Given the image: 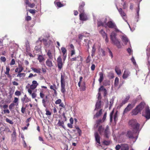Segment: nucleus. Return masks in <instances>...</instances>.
<instances>
[{
    "mask_svg": "<svg viewBox=\"0 0 150 150\" xmlns=\"http://www.w3.org/2000/svg\"><path fill=\"white\" fill-rule=\"evenodd\" d=\"M100 33L104 38H105V36H106L107 35L106 33L103 30H101L100 31Z\"/></svg>",
    "mask_w": 150,
    "mask_h": 150,
    "instance_id": "nucleus-37",
    "label": "nucleus"
},
{
    "mask_svg": "<svg viewBox=\"0 0 150 150\" xmlns=\"http://www.w3.org/2000/svg\"><path fill=\"white\" fill-rule=\"evenodd\" d=\"M110 121L112 122L113 117L115 122H116L117 119L118 111L116 110L115 111L113 110L110 114Z\"/></svg>",
    "mask_w": 150,
    "mask_h": 150,
    "instance_id": "nucleus-6",
    "label": "nucleus"
},
{
    "mask_svg": "<svg viewBox=\"0 0 150 150\" xmlns=\"http://www.w3.org/2000/svg\"><path fill=\"white\" fill-rule=\"evenodd\" d=\"M46 65L49 67H53V63L50 59H47L45 62Z\"/></svg>",
    "mask_w": 150,
    "mask_h": 150,
    "instance_id": "nucleus-20",
    "label": "nucleus"
},
{
    "mask_svg": "<svg viewBox=\"0 0 150 150\" xmlns=\"http://www.w3.org/2000/svg\"><path fill=\"white\" fill-rule=\"evenodd\" d=\"M15 94L16 96H19L21 95V93L20 91H17L15 92Z\"/></svg>",
    "mask_w": 150,
    "mask_h": 150,
    "instance_id": "nucleus-53",
    "label": "nucleus"
},
{
    "mask_svg": "<svg viewBox=\"0 0 150 150\" xmlns=\"http://www.w3.org/2000/svg\"><path fill=\"white\" fill-rule=\"evenodd\" d=\"M25 108L23 106L22 107L21 109V112L22 113H24L25 111Z\"/></svg>",
    "mask_w": 150,
    "mask_h": 150,
    "instance_id": "nucleus-59",
    "label": "nucleus"
},
{
    "mask_svg": "<svg viewBox=\"0 0 150 150\" xmlns=\"http://www.w3.org/2000/svg\"><path fill=\"white\" fill-rule=\"evenodd\" d=\"M57 125L59 126H61L62 127L64 128V122L63 121H61L60 120H59L57 124Z\"/></svg>",
    "mask_w": 150,
    "mask_h": 150,
    "instance_id": "nucleus-29",
    "label": "nucleus"
},
{
    "mask_svg": "<svg viewBox=\"0 0 150 150\" xmlns=\"http://www.w3.org/2000/svg\"><path fill=\"white\" fill-rule=\"evenodd\" d=\"M54 3L56 4L57 6L59 7H62L64 5L59 2H56V1H55Z\"/></svg>",
    "mask_w": 150,
    "mask_h": 150,
    "instance_id": "nucleus-35",
    "label": "nucleus"
},
{
    "mask_svg": "<svg viewBox=\"0 0 150 150\" xmlns=\"http://www.w3.org/2000/svg\"><path fill=\"white\" fill-rule=\"evenodd\" d=\"M25 73H18V75H17V77H19L20 78H23L25 76Z\"/></svg>",
    "mask_w": 150,
    "mask_h": 150,
    "instance_id": "nucleus-33",
    "label": "nucleus"
},
{
    "mask_svg": "<svg viewBox=\"0 0 150 150\" xmlns=\"http://www.w3.org/2000/svg\"><path fill=\"white\" fill-rule=\"evenodd\" d=\"M102 120H98L96 122V124L95 125V126L96 127H98V125L102 122Z\"/></svg>",
    "mask_w": 150,
    "mask_h": 150,
    "instance_id": "nucleus-48",
    "label": "nucleus"
},
{
    "mask_svg": "<svg viewBox=\"0 0 150 150\" xmlns=\"http://www.w3.org/2000/svg\"><path fill=\"white\" fill-rule=\"evenodd\" d=\"M80 57V58L81 60L82 58L81 56H78L77 57H75L74 58H72L71 59V61H76V59L77 58H79Z\"/></svg>",
    "mask_w": 150,
    "mask_h": 150,
    "instance_id": "nucleus-47",
    "label": "nucleus"
},
{
    "mask_svg": "<svg viewBox=\"0 0 150 150\" xmlns=\"http://www.w3.org/2000/svg\"><path fill=\"white\" fill-rule=\"evenodd\" d=\"M6 122L9 123L11 124H13V121L12 120H9L8 118H6Z\"/></svg>",
    "mask_w": 150,
    "mask_h": 150,
    "instance_id": "nucleus-49",
    "label": "nucleus"
},
{
    "mask_svg": "<svg viewBox=\"0 0 150 150\" xmlns=\"http://www.w3.org/2000/svg\"><path fill=\"white\" fill-rule=\"evenodd\" d=\"M31 69L35 72L39 74L40 73L41 69L40 68L36 69L32 67L31 68Z\"/></svg>",
    "mask_w": 150,
    "mask_h": 150,
    "instance_id": "nucleus-27",
    "label": "nucleus"
},
{
    "mask_svg": "<svg viewBox=\"0 0 150 150\" xmlns=\"http://www.w3.org/2000/svg\"><path fill=\"white\" fill-rule=\"evenodd\" d=\"M4 131L6 132H11L9 129L8 127H6L4 129Z\"/></svg>",
    "mask_w": 150,
    "mask_h": 150,
    "instance_id": "nucleus-63",
    "label": "nucleus"
},
{
    "mask_svg": "<svg viewBox=\"0 0 150 150\" xmlns=\"http://www.w3.org/2000/svg\"><path fill=\"white\" fill-rule=\"evenodd\" d=\"M80 19L82 21H85L88 19V17L84 12L81 13L79 15Z\"/></svg>",
    "mask_w": 150,
    "mask_h": 150,
    "instance_id": "nucleus-12",
    "label": "nucleus"
},
{
    "mask_svg": "<svg viewBox=\"0 0 150 150\" xmlns=\"http://www.w3.org/2000/svg\"><path fill=\"white\" fill-rule=\"evenodd\" d=\"M98 26L102 25L105 27L106 28L108 26L109 28H113L116 25L115 23L112 21H108L107 22L106 18H105L103 21H98Z\"/></svg>",
    "mask_w": 150,
    "mask_h": 150,
    "instance_id": "nucleus-1",
    "label": "nucleus"
},
{
    "mask_svg": "<svg viewBox=\"0 0 150 150\" xmlns=\"http://www.w3.org/2000/svg\"><path fill=\"white\" fill-rule=\"evenodd\" d=\"M85 3L84 2H82L81 4L79 6V11L81 13H84V10L83 9V6L85 5Z\"/></svg>",
    "mask_w": 150,
    "mask_h": 150,
    "instance_id": "nucleus-22",
    "label": "nucleus"
},
{
    "mask_svg": "<svg viewBox=\"0 0 150 150\" xmlns=\"http://www.w3.org/2000/svg\"><path fill=\"white\" fill-rule=\"evenodd\" d=\"M95 136L96 142L98 143V146H100V137L97 132L95 133Z\"/></svg>",
    "mask_w": 150,
    "mask_h": 150,
    "instance_id": "nucleus-14",
    "label": "nucleus"
},
{
    "mask_svg": "<svg viewBox=\"0 0 150 150\" xmlns=\"http://www.w3.org/2000/svg\"><path fill=\"white\" fill-rule=\"evenodd\" d=\"M103 91L105 93L106 92V89L104 88L103 86H101L100 87V88L99 89V92H100V91Z\"/></svg>",
    "mask_w": 150,
    "mask_h": 150,
    "instance_id": "nucleus-39",
    "label": "nucleus"
},
{
    "mask_svg": "<svg viewBox=\"0 0 150 150\" xmlns=\"http://www.w3.org/2000/svg\"><path fill=\"white\" fill-rule=\"evenodd\" d=\"M116 150H128L129 146L127 144H122L120 145H117L115 147Z\"/></svg>",
    "mask_w": 150,
    "mask_h": 150,
    "instance_id": "nucleus-7",
    "label": "nucleus"
},
{
    "mask_svg": "<svg viewBox=\"0 0 150 150\" xmlns=\"http://www.w3.org/2000/svg\"><path fill=\"white\" fill-rule=\"evenodd\" d=\"M136 103V101L135 100L134 102H133L131 104H129L127 107L124 110L123 114H125L131 110L134 106Z\"/></svg>",
    "mask_w": 150,
    "mask_h": 150,
    "instance_id": "nucleus-9",
    "label": "nucleus"
},
{
    "mask_svg": "<svg viewBox=\"0 0 150 150\" xmlns=\"http://www.w3.org/2000/svg\"><path fill=\"white\" fill-rule=\"evenodd\" d=\"M67 78V76H65L64 73L61 74V84H65V79Z\"/></svg>",
    "mask_w": 150,
    "mask_h": 150,
    "instance_id": "nucleus-15",
    "label": "nucleus"
},
{
    "mask_svg": "<svg viewBox=\"0 0 150 150\" xmlns=\"http://www.w3.org/2000/svg\"><path fill=\"white\" fill-rule=\"evenodd\" d=\"M115 71L117 74L120 75L121 74V71L120 68L117 67H116L115 68Z\"/></svg>",
    "mask_w": 150,
    "mask_h": 150,
    "instance_id": "nucleus-31",
    "label": "nucleus"
},
{
    "mask_svg": "<svg viewBox=\"0 0 150 150\" xmlns=\"http://www.w3.org/2000/svg\"><path fill=\"white\" fill-rule=\"evenodd\" d=\"M32 83L30 86V88L32 89H34L38 85L37 81L35 80L32 81Z\"/></svg>",
    "mask_w": 150,
    "mask_h": 150,
    "instance_id": "nucleus-17",
    "label": "nucleus"
},
{
    "mask_svg": "<svg viewBox=\"0 0 150 150\" xmlns=\"http://www.w3.org/2000/svg\"><path fill=\"white\" fill-rule=\"evenodd\" d=\"M61 50L62 53H63V55L64 56L65 54L67 52V50H66V48L64 47H62Z\"/></svg>",
    "mask_w": 150,
    "mask_h": 150,
    "instance_id": "nucleus-42",
    "label": "nucleus"
},
{
    "mask_svg": "<svg viewBox=\"0 0 150 150\" xmlns=\"http://www.w3.org/2000/svg\"><path fill=\"white\" fill-rule=\"evenodd\" d=\"M40 46H36L35 47V50L37 51H40Z\"/></svg>",
    "mask_w": 150,
    "mask_h": 150,
    "instance_id": "nucleus-61",
    "label": "nucleus"
},
{
    "mask_svg": "<svg viewBox=\"0 0 150 150\" xmlns=\"http://www.w3.org/2000/svg\"><path fill=\"white\" fill-rule=\"evenodd\" d=\"M12 137L13 138V140L15 141L16 140V132L15 129H14L13 130V132L12 134L11 135Z\"/></svg>",
    "mask_w": 150,
    "mask_h": 150,
    "instance_id": "nucleus-32",
    "label": "nucleus"
},
{
    "mask_svg": "<svg viewBox=\"0 0 150 150\" xmlns=\"http://www.w3.org/2000/svg\"><path fill=\"white\" fill-rule=\"evenodd\" d=\"M18 68L19 70V72H18V73H21L23 69V67L20 65H18Z\"/></svg>",
    "mask_w": 150,
    "mask_h": 150,
    "instance_id": "nucleus-40",
    "label": "nucleus"
},
{
    "mask_svg": "<svg viewBox=\"0 0 150 150\" xmlns=\"http://www.w3.org/2000/svg\"><path fill=\"white\" fill-rule=\"evenodd\" d=\"M96 51V48L94 45H93L92 47V54L91 56L93 57L94 55V53Z\"/></svg>",
    "mask_w": 150,
    "mask_h": 150,
    "instance_id": "nucleus-43",
    "label": "nucleus"
},
{
    "mask_svg": "<svg viewBox=\"0 0 150 150\" xmlns=\"http://www.w3.org/2000/svg\"><path fill=\"white\" fill-rule=\"evenodd\" d=\"M14 105H15V104H14V103H11L9 105V109L10 110H11L13 108L14 106Z\"/></svg>",
    "mask_w": 150,
    "mask_h": 150,
    "instance_id": "nucleus-54",
    "label": "nucleus"
},
{
    "mask_svg": "<svg viewBox=\"0 0 150 150\" xmlns=\"http://www.w3.org/2000/svg\"><path fill=\"white\" fill-rule=\"evenodd\" d=\"M15 60L14 59H12L11 60V62L10 63V64L11 65H13L15 64Z\"/></svg>",
    "mask_w": 150,
    "mask_h": 150,
    "instance_id": "nucleus-58",
    "label": "nucleus"
},
{
    "mask_svg": "<svg viewBox=\"0 0 150 150\" xmlns=\"http://www.w3.org/2000/svg\"><path fill=\"white\" fill-rule=\"evenodd\" d=\"M102 110H100L98 112L96 113V115H94V118H95L96 117L99 116L102 114Z\"/></svg>",
    "mask_w": 150,
    "mask_h": 150,
    "instance_id": "nucleus-36",
    "label": "nucleus"
},
{
    "mask_svg": "<svg viewBox=\"0 0 150 150\" xmlns=\"http://www.w3.org/2000/svg\"><path fill=\"white\" fill-rule=\"evenodd\" d=\"M129 96H126V98L122 100V102L119 105L120 107H122L123 105L126 103L129 100Z\"/></svg>",
    "mask_w": 150,
    "mask_h": 150,
    "instance_id": "nucleus-16",
    "label": "nucleus"
},
{
    "mask_svg": "<svg viewBox=\"0 0 150 150\" xmlns=\"http://www.w3.org/2000/svg\"><path fill=\"white\" fill-rule=\"evenodd\" d=\"M116 34L114 31H112L110 35V39L112 43L115 45L117 47L120 48L121 47L120 41L116 37Z\"/></svg>",
    "mask_w": 150,
    "mask_h": 150,
    "instance_id": "nucleus-2",
    "label": "nucleus"
},
{
    "mask_svg": "<svg viewBox=\"0 0 150 150\" xmlns=\"http://www.w3.org/2000/svg\"><path fill=\"white\" fill-rule=\"evenodd\" d=\"M130 74L131 72L129 70L125 69L122 75L123 78L124 79H127L130 76Z\"/></svg>",
    "mask_w": 150,
    "mask_h": 150,
    "instance_id": "nucleus-11",
    "label": "nucleus"
},
{
    "mask_svg": "<svg viewBox=\"0 0 150 150\" xmlns=\"http://www.w3.org/2000/svg\"><path fill=\"white\" fill-rule=\"evenodd\" d=\"M29 12L32 14H34L35 13V10L33 9H30L29 10Z\"/></svg>",
    "mask_w": 150,
    "mask_h": 150,
    "instance_id": "nucleus-64",
    "label": "nucleus"
},
{
    "mask_svg": "<svg viewBox=\"0 0 150 150\" xmlns=\"http://www.w3.org/2000/svg\"><path fill=\"white\" fill-rule=\"evenodd\" d=\"M18 98H17L16 97L14 98V100L13 101V103H16V106L18 105Z\"/></svg>",
    "mask_w": 150,
    "mask_h": 150,
    "instance_id": "nucleus-41",
    "label": "nucleus"
},
{
    "mask_svg": "<svg viewBox=\"0 0 150 150\" xmlns=\"http://www.w3.org/2000/svg\"><path fill=\"white\" fill-rule=\"evenodd\" d=\"M61 100L60 99H58L55 102L56 104H59L61 103Z\"/></svg>",
    "mask_w": 150,
    "mask_h": 150,
    "instance_id": "nucleus-62",
    "label": "nucleus"
},
{
    "mask_svg": "<svg viewBox=\"0 0 150 150\" xmlns=\"http://www.w3.org/2000/svg\"><path fill=\"white\" fill-rule=\"evenodd\" d=\"M46 113H45L47 115H51V113L46 108L45 109Z\"/></svg>",
    "mask_w": 150,
    "mask_h": 150,
    "instance_id": "nucleus-45",
    "label": "nucleus"
},
{
    "mask_svg": "<svg viewBox=\"0 0 150 150\" xmlns=\"http://www.w3.org/2000/svg\"><path fill=\"white\" fill-rule=\"evenodd\" d=\"M131 60L133 64L135 65L136 64V63L133 57L131 58Z\"/></svg>",
    "mask_w": 150,
    "mask_h": 150,
    "instance_id": "nucleus-52",
    "label": "nucleus"
},
{
    "mask_svg": "<svg viewBox=\"0 0 150 150\" xmlns=\"http://www.w3.org/2000/svg\"><path fill=\"white\" fill-rule=\"evenodd\" d=\"M35 6V4L33 3H32V4H30L28 5V6L31 8H33Z\"/></svg>",
    "mask_w": 150,
    "mask_h": 150,
    "instance_id": "nucleus-60",
    "label": "nucleus"
},
{
    "mask_svg": "<svg viewBox=\"0 0 150 150\" xmlns=\"http://www.w3.org/2000/svg\"><path fill=\"white\" fill-rule=\"evenodd\" d=\"M121 39L124 43L125 45H126L127 43L129 41L127 37L125 35L121 36Z\"/></svg>",
    "mask_w": 150,
    "mask_h": 150,
    "instance_id": "nucleus-18",
    "label": "nucleus"
},
{
    "mask_svg": "<svg viewBox=\"0 0 150 150\" xmlns=\"http://www.w3.org/2000/svg\"><path fill=\"white\" fill-rule=\"evenodd\" d=\"M113 28H114L115 31L116 33H121V32L117 28L116 25Z\"/></svg>",
    "mask_w": 150,
    "mask_h": 150,
    "instance_id": "nucleus-44",
    "label": "nucleus"
},
{
    "mask_svg": "<svg viewBox=\"0 0 150 150\" xmlns=\"http://www.w3.org/2000/svg\"><path fill=\"white\" fill-rule=\"evenodd\" d=\"M26 96V95H25L24 96V97L22 98L21 99V101L23 103H27L28 101L26 99H27Z\"/></svg>",
    "mask_w": 150,
    "mask_h": 150,
    "instance_id": "nucleus-38",
    "label": "nucleus"
},
{
    "mask_svg": "<svg viewBox=\"0 0 150 150\" xmlns=\"http://www.w3.org/2000/svg\"><path fill=\"white\" fill-rule=\"evenodd\" d=\"M57 67L59 70L61 69L63 67V64L62 59L60 56L58 57L57 59Z\"/></svg>",
    "mask_w": 150,
    "mask_h": 150,
    "instance_id": "nucleus-10",
    "label": "nucleus"
},
{
    "mask_svg": "<svg viewBox=\"0 0 150 150\" xmlns=\"http://www.w3.org/2000/svg\"><path fill=\"white\" fill-rule=\"evenodd\" d=\"M119 82V78L116 77L115 79V82H114V86L116 87L118 86Z\"/></svg>",
    "mask_w": 150,
    "mask_h": 150,
    "instance_id": "nucleus-34",
    "label": "nucleus"
},
{
    "mask_svg": "<svg viewBox=\"0 0 150 150\" xmlns=\"http://www.w3.org/2000/svg\"><path fill=\"white\" fill-rule=\"evenodd\" d=\"M65 84H61V92L64 94H64L65 92Z\"/></svg>",
    "mask_w": 150,
    "mask_h": 150,
    "instance_id": "nucleus-24",
    "label": "nucleus"
},
{
    "mask_svg": "<svg viewBox=\"0 0 150 150\" xmlns=\"http://www.w3.org/2000/svg\"><path fill=\"white\" fill-rule=\"evenodd\" d=\"M47 54L50 59H53V54L50 50H48L47 52Z\"/></svg>",
    "mask_w": 150,
    "mask_h": 150,
    "instance_id": "nucleus-25",
    "label": "nucleus"
},
{
    "mask_svg": "<svg viewBox=\"0 0 150 150\" xmlns=\"http://www.w3.org/2000/svg\"><path fill=\"white\" fill-rule=\"evenodd\" d=\"M101 105V101L100 100H98L97 101L96 105V108L95 109V110L96 109H99L100 108Z\"/></svg>",
    "mask_w": 150,
    "mask_h": 150,
    "instance_id": "nucleus-30",
    "label": "nucleus"
},
{
    "mask_svg": "<svg viewBox=\"0 0 150 150\" xmlns=\"http://www.w3.org/2000/svg\"><path fill=\"white\" fill-rule=\"evenodd\" d=\"M117 8L121 16L122 17L123 19L124 20H125L127 18V16L125 13L122 11L121 8L118 9L117 7Z\"/></svg>",
    "mask_w": 150,
    "mask_h": 150,
    "instance_id": "nucleus-13",
    "label": "nucleus"
},
{
    "mask_svg": "<svg viewBox=\"0 0 150 150\" xmlns=\"http://www.w3.org/2000/svg\"><path fill=\"white\" fill-rule=\"evenodd\" d=\"M129 125L133 130L136 131V132H139V125L137 122L136 120L132 119L130 120L129 122Z\"/></svg>",
    "mask_w": 150,
    "mask_h": 150,
    "instance_id": "nucleus-5",
    "label": "nucleus"
},
{
    "mask_svg": "<svg viewBox=\"0 0 150 150\" xmlns=\"http://www.w3.org/2000/svg\"><path fill=\"white\" fill-rule=\"evenodd\" d=\"M3 111L4 112V113L8 114H9L10 112L9 110L8 109L4 110Z\"/></svg>",
    "mask_w": 150,
    "mask_h": 150,
    "instance_id": "nucleus-55",
    "label": "nucleus"
},
{
    "mask_svg": "<svg viewBox=\"0 0 150 150\" xmlns=\"http://www.w3.org/2000/svg\"><path fill=\"white\" fill-rule=\"evenodd\" d=\"M103 143L105 145H107L109 144L110 142L105 140L103 141Z\"/></svg>",
    "mask_w": 150,
    "mask_h": 150,
    "instance_id": "nucleus-57",
    "label": "nucleus"
},
{
    "mask_svg": "<svg viewBox=\"0 0 150 150\" xmlns=\"http://www.w3.org/2000/svg\"><path fill=\"white\" fill-rule=\"evenodd\" d=\"M10 70V69L8 67H6V71L5 73V74H8L9 73V72Z\"/></svg>",
    "mask_w": 150,
    "mask_h": 150,
    "instance_id": "nucleus-50",
    "label": "nucleus"
},
{
    "mask_svg": "<svg viewBox=\"0 0 150 150\" xmlns=\"http://www.w3.org/2000/svg\"><path fill=\"white\" fill-rule=\"evenodd\" d=\"M140 112V110L138 109H137V108L136 107L135 109L132 110L131 114L132 115H136Z\"/></svg>",
    "mask_w": 150,
    "mask_h": 150,
    "instance_id": "nucleus-26",
    "label": "nucleus"
},
{
    "mask_svg": "<svg viewBox=\"0 0 150 150\" xmlns=\"http://www.w3.org/2000/svg\"><path fill=\"white\" fill-rule=\"evenodd\" d=\"M0 59L2 62H5L6 61V58L4 56H2L0 58Z\"/></svg>",
    "mask_w": 150,
    "mask_h": 150,
    "instance_id": "nucleus-56",
    "label": "nucleus"
},
{
    "mask_svg": "<svg viewBox=\"0 0 150 150\" xmlns=\"http://www.w3.org/2000/svg\"><path fill=\"white\" fill-rule=\"evenodd\" d=\"M138 132H136V131L133 130L132 131L129 130L127 131L126 136L129 139H133V142H134L136 141L138 138L137 134Z\"/></svg>",
    "mask_w": 150,
    "mask_h": 150,
    "instance_id": "nucleus-3",
    "label": "nucleus"
},
{
    "mask_svg": "<svg viewBox=\"0 0 150 150\" xmlns=\"http://www.w3.org/2000/svg\"><path fill=\"white\" fill-rule=\"evenodd\" d=\"M145 105V103L142 102L137 107V109H138L141 111L144 108Z\"/></svg>",
    "mask_w": 150,
    "mask_h": 150,
    "instance_id": "nucleus-19",
    "label": "nucleus"
},
{
    "mask_svg": "<svg viewBox=\"0 0 150 150\" xmlns=\"http://www.w3.org/2000/svg\"><path fill=\"white\" fill-rule=\"evenodd\" d=\"M86 89V86L85 85V83H84L83 85L81 86V89L82 91H84Z\"/></svg>",
    "mask_w": 150,
    "mask_h": 150,
    "instance_id": "nucleus-51",
    "label": "nucleus"
},
{
    "mask_svg": "<svg viewBox=\"0 0 150 150\" xmlns=\"http://www.w3.org/2000/svg\"><path fill=\"white\" fill-rule=\"evenodd\" d=\"M98 131L101 135L104 134L105 137L108 138L110 134V133L109 131L108 126H106L105 130L102 126H100L98 129Z\"/></svg>",
    "mask_w": 150,
    "mask_h": 150,
    "instance_id": "nucleus-4",
    "label": "nucleus"
},
{
    "mask_svg": "<svg viewBox=\"0 0 150 150\" xmlns=\"http://www.w3.org/2000/svg\"><path fill=\"white\" fill-rule=\"evenodd\" d=\"M39 40L41 41H42L41 40H40V39H39ZM42 41L43 42L44 45L48 47L49 46L50 43L49 40L47 41L46 39H43Z\"/></svg>",
    "mask_w": 150,
    "mask_h": 150,
    "instance_id": "nucleus-23",
    "label": "nucleus"
},
{
    "mask_svg": "<svg viewBox=\"0 0 150 150\" xmlns=\"http://www.w3.org/2000/svg\"><path fill=\"white\" fill-rule=\"evenodd\" d=\"M38 59L40 63H41L42 61L45 60L44 57L41 55H39L38 56Z\"/></svg>",
    "mask_w": 150,
    "mask_h": 150,
    "instance_id": "nucleus-28",
    "label": "nucleus"
},
{
    "mask_svg": "<svg viewBox=\"0 0 150 150\" xmlns=\"http://www.w3.org/2000/svg\"><path fill=\"white\" fill-rule=\"evenodd\" d=\"M42 103L43 106L45 108H46L47 105L46 104V101L44 99H43L42 100Z\"/></svg>",
    "mask_w": 150,
    "mask_h": 150,
    "instance_id": "nucleus-46",
    "label": "nucleus"
},
{
    "mask_svg": "<svg viewBox=\"0 0 150 150\" xmlns=\"http://www.w3.org/2000/svg\"><path fill=\"white\" fill-rule=\"evenodd\" d=\"M99 78L98 79V81L100 83H101L104 79V74L102 72H100L99 73Z\"/></svg>",
    "mask_w": 150,
    "mask_h": 150,
    "instance_id": "nucleus-21",
    "label": "nucleus"
},
{
    "mask_svg": "<svg viewBox=\"0 0 150 150\" xmlns=\"http://www.w3.org/2000/svg\"><path fill=\"white\" fill-rule=\"evenodd\" d=\"M142 115L145 117L147 120L150 119V110L149 106L146 107L145 110L143 112Z\"/></svg>",
    "mask_w": 150,
    "mask_h": 150,
    "instance_id": "nucleus-8",
    "label": "nucleus"
}]
</instances>
